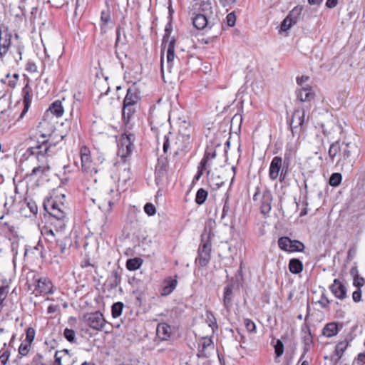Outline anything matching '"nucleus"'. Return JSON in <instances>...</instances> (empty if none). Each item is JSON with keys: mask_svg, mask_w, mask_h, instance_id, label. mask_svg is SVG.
<instances>
[{"mask_svg": "<svg viewBox=\"0 0 365 365\" xmlns=\"http://www.w3.org/2000/svg\"><path fill=\"white\" fill-rule=\"evenodd\" d=\"M359 154L357 146L352 143L336 141L331 143L328 150V155L331 163L343 169L344 167H351Z\"/></svg>", "mask_w": 365, "mask_h": 365, "instance_id": "f257e3e1", "label": "nucleus"}, {"mask_svg": "<svg viewBox=\"0 0 365 365\" xmlns=\"http://www.w3.org/2000/svg\"><path fill=\"white\" fill-rule=\"evenodd\" d=\"M24 46L19 40V36L12 34L6 27L0 29V58H6L9 63L14 62L18 63L21 59V54Z\"/></svg>", "mask_w": 365, "mask_h": 365, "instance_id": "f03ea898", "label": "nucleus"}, {"mask_svg": "<svg viewBox=\"0 0 365 365\" xmlns=\"http://www.w3.org/2000/svg\"><path fill=\"white\" fill-rule=\"evenodd\" d=\"M50 149L51 146H48L47 143H43L36 148H31V158L36 159L38 162L42 161V163L36 167H34L30 174H26L27 177H42L46 173V171L49 170V165H48L47 162H43V158H45L46 155H50Z\"/></svg>", "mask_w": 365, "mask_h": 365, "instance_id": "7ed1b4c3", "label": "nucleus"}, {"mask_svg": "<svg viewBox=\"0 0 365 365\" xmlns=\"http://www.w3.org/2000/svg\"><path fill=\"white\" fill-rule=\"evenodd\" d=\"M165 41V36L163 38V45H164V49H166V62L164 59L163 48H162L160 57L161 72L163 78H165V71L168 73H172L173 72L174 60L175 57V38H172V39L168 43Z\"/></svg>", "mask_w": 365, "mask_h": 365, "instance_id": "20e7f679", "label": "nucleus"}, {"mask_svg": "<svg viewBox=\"0 0 365 365\" xmlns=\"http://www.w3.org/2000/svg\"><path fill=\"white\" fill-rule=\"evenodd\" d=\"M253 200L259 203L262 214L267 215L270 212L272 195L269 190L264 189L260 190L259 188H257V191L253 195Z\"/></svg>", "mask_w": 365, "mask_h": 365, "instance_id": "39448f33", "label": "nucleus"}, {"mask_svg": "<svg viewBox=\"0 0 365 365\" xmlns=\"http://www.w3.org/2000/svg\"><path fill=\"white\" fill-rule=\"evenodd\" d=\"M83 323L96 331H101L106 325V320L101 312L86 313L81 318Z\"/></svg>", "mask_w": 365, "mask_h": 365, "instance_id": "423d86ee", "label": "nucleus"}, {"mask_svg": "<svg viewBox=\"0 0 365 365\" xmlns=\"http://www.w3.org/2000/svg\"><path fill=\"white\" fill-rule=\"evenodd\" d=\"M80 156L82 170L87 175L92 176L101 170L93 164L91 158V151L86 146L81 147L80 150Z\"/></svg>", "mask_w": 365, "mask_h": 365, "instance_id": "0eeeda50", "label": "nucleus"}, {"mask_svg": "<svg viewBox=\"0 0 365 365\" xmlns=\"http://www.w3.org/2000/svg\"><path fill=\"white\" fill-rule=\"evenodd\" d=\"M195 6L200 5L201 8V10L203 14L199 13L195 14V16L192 19V23L194 26L199 29L202 30L209 26V21L207 18V14L205 11H209L211 9V5L210 4L205 1H201L200 3L198 2V1L195 4Z\"/></svg>", "mask_w": 365, "mask_h": 365, "instance_id": "6e6552de", "label": "nucleus"}, {"mask_svg": "<svg viewBox=\"0 0 365 365\" xmlns=\"http://www.w3.org/2000/svg\"><path fill=\"white\" fill-rule=\"evenodd\" d=\"M191 129L188 123H184L179 130L178 141L175 143L178 150H184L191 145Z\"/></svg>", "mask_w": 365, "mask_h": 365, "instance_id": "1a4fd4ad", "label": "nucleus"}, {"mask_svg": "<svg viewBox=\"0 0 365 365\" xmlns=\"http://www.w3.org/2000/svg\"><path fill=\"white\" fill-rule=\"evenodd\" d=\"M215 351V346L211 338L202 337L198 342V351L197 356L198 358H210Z\"/></svg>", "mask_w": 365, "mask_h": 365, "instance_id": "9d476101", "label": "nucleus"}, {"mask_svg": "<svg viewBox=\"0 0 365 365\" xmlns=\"http://www.w3.org/2000/svg\"><path fill=\"white\" fill-rule=\"evenodd\" d=\"M278 245L279 248L286 252H302L304 249L302 242L298 240H292L287 237H282L278 240Z\"/></svg>", "mask_w": 365, "mask_h": 365, "instance_id": "9b49d317", "label": "nucleus"}, {"mask_svg": "<svg viewBox=\"0 0 365 365\" xmlns=\"http://www.w3.org/2000/svg\"><path fill=\"white\" fill-rule=\"evenodd\" d=\"M134 135L133 134L122 135L118 145V153L122 158H126L133 151Z\"/></svg>", "mask_w": 365, "mask_h": 365, "instance_id": "f8f14e48", "label": "nucleus"}, {"mask_svg": "<svg viewBox=\"0 0 365 365\" xmlns=\"http://www.w3.org/2000/svg\"><path fill=\"white\" fill-rule=\"evenodd\" d=\"M282 159L281 157L275 156L273 158L269 169V177L272 180H276L279 176L284 178L286 173L282 169Z\"/></svg>", "mask_w": 365, "mask_h": 365, "instance_id": "ddd939ff", "label": "nucleus"}, {"mask_svg": "<svg viewBox=\"0 0 365 365\" xmlns=\"http://www.w3.org/2000/svg\"><path fill=\"white\" fill-rule=\"evenodd\" d=\"M53 365H73L75 360L68 349L56 351Z\"/></svg>", "mask_w": 365, "mask_h": 365, "instance_id": "4468645a", "label": "nucleus"}, {"mask_svg": "<svg viewBox=\"0 0 365 365\" xmlns=\"http://www.w3.org/2000/svg\"><path fill=\"white\" fill-rule=\"evenodd\" d=\"M301 9L298 7L294 8L283 20L281 24V31H287L293 25L296 24L298 21L299 16L301 13Z\"/></svg>", "mask_w": 365, "mask_h": 365, "instance_id": "2eb2a0df", "label": "nucleus"}, {"mask_svg": "<svg viewBox=\"0 0 365 365\" xmlns=\"http://www.w3.org/2000/svg\"><path fill=\"white\" fill-rule=\"evenodd\" d=\"M305 120V111L304 109H297L294 110L290 126L293 133L297 132V129H302V127Z\"/></svg>", "mask_w": 365, "mask_h": 365, "instance_id": "dca6fc26", "label": "nucleus"}, {"mask_svg": "<svg viewBox=\"0 0 365 365\" xmlns=\"http://www.w3.org/2000/svg\"><path fill=\"white\" fill-rule=\"evenodd\" d=\"M35 283V289L41 294H53L54 292L52 282L46 277L37 279Z\"/></svg>", "mask_w": 365, "mask_h": 365, "instance_id": "f3484780", "label": "nucleus"}, {"mask_svg": "<svg viewBox=\"0 0 365 365\" xmlns=\"http://www.w3.org/2000/svg\"><path fill=\"white\" fill-rule=\"evenodd\" d=\"M332 294L339 299H344L346 297L347 289L345 285L338 279H335L329 287Z\"/></svg>", "mask_w": 365, "mask_h": 365, "instance_id": "a211bd4d", "label": "nucleus"}, {"mask_svg": "<svg viewBox=\"0 0 365 365\" xmlns=\"http://www.w3.org/2000/svg\"><path fill=\"white\" fill-rule=\"evenodd\" d=\"M149 118L151 124L158 125L165 120L166 116L159 107L153 106L150 108Z\"/></svg>", "mask_w": 365, "mask_h": 365, "instance_id": "6ab92c4d", "label": "nucleus"}, {"mask_svg": "<svg viewBox=\"0 0 365 365\" xmlns=\"http://www.w3.org/2000/svg\"><path fill=\"white\" fill-rule=\"evenodd\" d=\"M211 162H209V155H204L202 159L197 166V172L195 180H199L201 176L205 173L207 175L210 173Z\"/></svg>", "mask_w": 365, "mask_h": 365, "instance_id": "aec40b11", "label": "nucleus"}, {"mask_svg": "<svg viewBox=\"0 0 365 365\" xmlns=\"http://www.w3.org/2000/svg\"><path fill=\"white\" fill-rule=\"evenodd\" d=\"M120 200V193L118 190L110 188L106 193L104 199L105 203L108 205V208H105L107 211H110L113 205L117 203Z\"/></svg>", "mask_w": 365, "mask_h": 365, "instance_id": "412c9836", "label": "nucleus"}, {"mask_svg": "<svg viewBox=\"0 0 365 365\" xmlns=\"http://www.w3.org/2000/svg\"><path fill=\"white\" fill-rule=\"evenodd\" d=\"M64 113V108L62 105V101L60 100L55 101L49 106V108L46 113V116H48L49 113L55 115L56 118H60Z\"/></svg>", "mask_w": 365, "mask_h": 365, "instance_id": "4be33fe9", "label": "nucleus"}, {"mask_svg": "<svg viewBox=\"0 0 365 365\" xmlns=\"http://www.w3.org/2000/svg\"><path fill=\"white\" fill-rule=\"evenodd\" d=\"M297 98L302 102L310 101L314 98V93L309 86H304L297 91Z\"/></svg>", "mask_w": 365, "mask_h": 365, "instance_id": "5701e85b", "label": "nucleus"}, {"mask_svg": "<svg viewBox=\"0 0 365 365\" xmlns=\"http://www.w3.org/2000/svg\"><path fill=\"white\" fill-rule=\"evenodd\" d=\"M156 332L160 339L168 340L171 336V327L166 323H160L157 327Z\"/></svg>", "mask_w": 365, "mask_h": 365, "instance_id": "b1692460", "label": "nucleus"}, {"mask_svg": "<svg viewBox=\"0 0 365 365\" xmlns=\"http://www.w3.org/2000/svg\"><path fill=\"white\" fill-rule=\"evenodd\" d=\"M30 93H31V88L29 86V85L25 86L22 90V94L24 96V110L20 115V118L24 117V115L26 113V112L28 111V110L30 107L31 100H32V96L30 94Z\"/></svg>", "mask_w": 365, "mask_h": 365, "instance_id": "393cba45", "label": "nucleus"}, {"mask_svg": "<svg viewBox=\"0 0 365 365\" xmlns=\"http://www.w3.org/2000/svg\"><path fill=\"white\" fill-rule=\"evenodd\" d=\"M65 206L63 204H58L53 202L51 205L50 215L55 219H62L66 217V212L65 211Z\"/></svg>", "mask_w": 365, "mask_h": 365, "instance_id": "a878e982", "label": "nucleus"}, {"mask_svg": "<svg viewBox=\"0 0 365 365\" xmlns=\"http://www.w3.org/2000/svg\"><path fill=\"white\" fill-rule=\"evenodd\" d=\"M21 211L26 217H29L31 215H36L38 212V207L35 202L29 201L22 205Z\"/></svg>", "mask_w": 365, "mask_h": 365, "instance_id": "bb28decb", "label": "nucleus"}, {"mask_svg": "<svg viewBox=\"0 0 365 365\" xmlns=\"http://www.w3.org/2000/svg\"><path fill=\"white\" fill-rule=\"evenodd\" d=\"M138 100L139 97L136 93L135 89L128 88L127 94L123 101V105L135 106Z\"/></svg>", "mask_w": 365, "mask_h": 365, "instance_id": "cd10ccee", "label": "nucleus"}, {"mask_svg": "<svg viewBox=\"0 0 365 365\" xmlns=\"http://www.w3.org/2000/svg\"><path fill=\"white\" fill-rule=\"evenodd\" d=\"M101 33H106L108 29L113 27V22L111 21L110 15L108 12L102 11L101 13Z\"/></svg>", "mask_w": 365, "mask_h": 365, "instance_id": "c85d7f7f", "label": "nucleus"}, {"mask_svg": "<svg viewBox=\"0 0 365 365\" xmlns=\"http://www.w3.org/2000/svg\"><path fill=\"white\" fill-rule=\"evenodd\" d=\"M135 113V106L123 105L122 115L125 124H128Z\"/></svg>", "mask_w": 365, "mask_h": 365, "instance_id": "c756f323", "label": "nucleus"}, {"mask_svg": "<svg viewBox=\"0 0 365 365\" xmlns=\"http://www.w3.org/2000/svg\"><path fill=\"white\" fill-rule=\"evenodd\" d=\"M339 331L338 325L335 322L327 324L323 329V334L327 337H332L337 334Z\"/></svg>", "mask_w": 365, "mask_h": 365, "instance_id": "7c9ffc66", "label": "nucleus"}, {"mask_svg": "<svg viewBox=\"0 0 365 365\" xmlns=\"http://www.w3.org/2000/svg\"><path fill=\"white\" fill-rule=\"evenodd\" d=\"M19 74L14 73L12 76L10 75V73H7L4 78H1V82L7 84L9 87L11 88H14L16 87L18 79H19Z\"/></svg>", "mask_w": 365, "mask_h": 365, "instance_id": "2f4dec72", "label": "nucleus"}, {"mask_svg": "<svg viewBox=\"0 0 365 365\" xmlns=\"http://www.w3.org/2000/svg\"><path fill=\"white\" fill-rule=\"evenodd\" d=\"M289 271L293 274H299L303 269V264L298 259H292L289 263Z\"/></svg>", "mask_w": 365, "mask_h": 365, "instance_id": "473e14b6", "label": "nucleus"}, {"mask_svg": "<svg viewBox=\"0 0 365 365\" xmlns=\"http://www.w3.org/2000/svg\"><path fill=\"white\" fill-rule=\"evenodd\" d=\"M232 285L227 284L224 288L223 302L225 307H229L232 303Z\"/></svg>", "mask_w": 365, "mask_h": 365, "instance_id": "72a5a7b5", "label": "nucleus"}, {"mask_svg": "<svg viewBox=\"0 0 365 365\" xmlns=\"http://www.w3.org/2000/svg\"><path fill=\"white\" fill-rule=\"evenodd\" d=\"M143 264V259L138 257L129 259L126 262V268L130 271L138 269Z\"/></svg>", "mask_w": 365, "mask_h": 365, "instance_id": "f704fd0d", "label": "nucleus"}, {"mask_svg": "<svg viewBox=\"0 0 365 365\" xmlns=\"http://www.w3.org/2000/svg\"><path fill=\"white\" fill-rule=\"evenodd\" d=\"M349 346L347 341H342L339 342L335 347V355L337 356L336 361H339L343 356V354L346 351Z\"/></svg>", "mask_w": 365, "mask_h": 365, "instance_id": "c9c22d12", "label": "nucleus"}, {"mask_svg": "<svg viewBox=\"0 0 365 365\" xmlns=\"http://www.w3.org/2000/svg\"><path fill=\"white\" fill-rule=\"evenodd\" d=\"M165 285H164L163 288L162 294L163 295H168L173 292V291L176 288L178 284V281L176 279H170L165 282Z\"/></svg>", "mask_w": 365, "mask_h": 365, "instance_id": "e433bc0d", "label": "nucleus"}, {"mask_svg": "<svg viewBox=\"0 0 365 365\" xmlns=\"http://www.w3.org/2000/svg\"><path fill=\"white\" fill-rule=\"evenodd\" d=\"M207 195L208 193L205 190H204L203 188L199 189L195 196L196 203L198 205H202L205 202L207 197Z\"/></svg>", "mask_w": 365, "mask_h": 365, "instance_id": "4c0bfd02", "label": "nucleus"}, {"mask_svg": "<svg viewBox=\"0 0 365 365\" xmlns=\"http://www.w3.org/2000/svg\"><path fill=\"white\" fill-rule=\"evenodd\" d=\"M67 222L68 220L66 216L62 219H56V222H53L56 232L58 233L63 231L66 227Z\"/></svg>", "mask_w": 365, "mask_h": 365, "instance_id": "58836bf2", "label": "nucleus"}, {"mask_svg": "<svg viewBox=\"0 0 365 365\" xmlns=\"http://www.w3.org/2000/svg\"><path fill=\"white\" fill-rule=\"evenodd\" d=\"M123 307L124 305L122 302L114 303L111 308L112 317L113 318L120 317L122 314Z\"/></svg>", "mask_w": 365, "mask_h": 365, "instance_id": "ea45409f", "label": "nucleus"}, {"mask_svg": "<svg viewBox=\"0 0 365 365\" xmlns=\"http://www.w3.org/2000/svg\"><path fill=\"white\" fill-rule=\"evenodd\" d=\"M357 270L352 269L351 273L354 277L353 284L358 289H361V287L365 284V280L362 277H359L357 274Z\"/></svg>", "mask_w": 365, "mask_h": 365, "instance_id": "a19ab883", "label": "nucleus"}, {"mask_svg": "<svg viewBox=\"0 0 365 365\" xmlns=\"http://www.w3.org/2000/svg\"><path fill=\"white\" fill-rule=\"evenodd\" d=\"M342 176L339 173H333L329 178V184L333 187H337L341 184Z\"/></svg>", "mask_w": 365, "mask_h": 365, "instance_id": "79ce46f5", "label": "nucleus"}, {"mask_svg": "<svg viewBox=\"0 0 365 365\" xmlns=\"http://www.w3.org/2000/svg\"><path fill=\"white\" fill-rule=\"evenodd\" d=\"M210 259V255L198 253L197 261L201 267H205L208 264Z\"/></svg>", "mask_w": 365, "mask_h": 365, "instance_id": "37998d69", "label": "nucleus"}, {"mask_svg": "<svg viewBox=\"0 0 365 365\" xmlns=\"http://www.w3.org/2000/svg\"><path fill=\"white\" fill-rule=\"evenodd\" d=\"M31 344L26 342H22L19 347V354L22 356L28 355L30 351Z\"/></svg>", "mask_w": 365, "mask_h": 365, "instance_id": "c03bdc74", "label": "nucleus"}, {"mask_svg": "<svg viewBox=\"0 0 365 365\" xmlns=\"http://www.w3.org/2000/svg\"><path fill=\"white\" fill-rule=\"evenodd\" d=\"M274 351L277 357L281 356L284 353V344L280 339H277L274 344Z\"/></svg>", "mask_w": 365, "mask_h": 365, "instance_id": "a18cd8bd", "label": "nucleus"}, {"mask_svg": "<svg viewBox=\"0 0 365 365\" xmlns=\"http://www.w3.org/2000/svg\"><path fill=\"white\" fill-rule=\"evenodd\" d=\"M36 331L32 327H29L26 329V343L31 344L35 338Z\"/></svg>", "mask_w": 365, "mask_h": 365, "instance_id": "49530a36", "label": "nucleus"}, {"mask_svg": "<svg viewBox=\"0 0 365 365\" xmlns=\"http://www.w3.org/2000/svg\"><path fill=\"white\" fill-rule=\"evenodd\" d=\"M64 337L70 342H73L75 341L76 334L73 329H65L63 331Z\"/></svg>", "mask_w": 365, "mask_h": 365, "instance_id": "de8ad7c7", "label": "nucleus"}, {"mask_svg": "<svg viewBox=\"0 0 365 365\" xmlns=\"http://www.w3.org/2000/svg\"><path fill=\"white\" fill-rule=\"evenodd\" d=\"M144 211L149 216H153L156 212L155 207L152 203H146L144 206Z\"/></svg>", "mask_w": 365, "mask_h": 365, "instance_id": "09e8293b", "label": "nucleus"}, {"mask_svg": "<svg viewBox=\"0 0 365 365\" xmlns=\"http://www.w3.org/2000/svg\"><path fill=\"white\" fill-rule=\"evenodd\" d=\"M247 330L250 332H255L256 325L251 319H245L244 321Z\"/></svg>", "mask_w": 365, "mask_h": 365, "instance_id": "8fccbe9b", "label": "nucleus"}, {"mask_svg": "<svg viewBox=\"0 0 365 365\" xmlns=\"http://www.w3.org/2000/svg\"><path fill=\"white\" fill-rule=\"evenodd\" d=\"M317 304H319L320 307L323 309H327L329 307V305L330 304V301L328 299V298L323 294L321 296V298L319 300L317 301Z\"/></svg>", "mask_w": 365, "mask_h": 365, "instance_id": "3c124183", "label": "nucleus"}, {"mask_svg": "<svg viewBox=\"0 0 365 365\" xmlns=\"http://www.w3.org/2000/svg\"><path fill=\"white\" fill-rule=\"evenodd\" d=\"M10 356V351L8 350L4 351L0 354V365H6Z\"/></svg>", "mask_w": 365, "mask_h": 365, "instance_id": "603ef678", "label": "nucleus"}, {"mask_svg": "<svg viewBox=\"0 0 365 365\" xmlns=\"http://www.w3.org/2000/svg\"><path fill=\"white\" fill-rule=\"evenodd\" d=\"M116 33H117V38H116V41H115V46H118L120 44L125 45V43H126L125 36H123V38H122L121 34H120V29H118Z\"/></svg>", "mask_w": 365, "mask_h": 365, "instance_id": "864d4df0", "label": "nucleus"}, {"mask_svg": "<svg viewBox=\"0 0 365 365\" xmlns=\"http://www.w3.org/2000/svg\"><path fill=\"white\" fill-rule=\"evenodd\" d=\"M210 252H211V245L208 242L204 243L202 245V247H200L199 250V253H202V254L210 255Z\"/></svg>", "mask_w": 365, "mask_h": 365, "instance_id": "5fc2aeb1", "label": "nucleus"}, {"mask_svg": "<svg viewBox=\"0 0 365 365\" xmlns=\"http://www.w3.org/2000/svg\"><path fill=\"white\" fill-rule=\"evenodd\" d=\"M226 20L229 26H234L236 21V16L233 13H230L227 14Z\"/></svg>", "mask_w": 365, "mask_h": 365, "instance_id": "6e6d98bb", "label": "nucleus"}, {"mask_svg": "<svg viewBox=\"0 0 365 365\" xmlns=\"http://www.w3.org/2000/svg\"><path fill=\"white\" fill-rule=\"evenodd\" d=\"M304 349L307 351L309 349V346L312 342V336L310 334H308L304 336Z\"/></svg>", "mask_w": 365, "mask_h": 365, "instance_id": "4d7b16f0", "label": "nucleus"}, {"mask_svg": "<svg viewBox=\"0 0 365 365\" xmlns=\"http://www.w3.org/2000/svg\"><path fill=\"white\" fill-rule=\"evenodd\" d=\"M352 299L354 302H359L361 299V289H358L354 291L352 294Z\"/></svg>", "mask_w": 365, "mask_h": 365, "instance_id": "13d9d810", "label": "nucleus"}, {"mask_svg": "<svg viewBox=\"0 0 365 365\" xmlns=\"http://www.w3.org/2000/svg\"><path fill=\"white\" fill-rule=\"evenodd\" d=\"M7 288L6 287H0V305L2 304L3 301L6 298L7 295Z\"/></svg>", "mask_w": 365, "mask_h": 365, "instance_id": "bf43d9fd", "label": "nucleus"}, {"mask_svg": "<svg viewBox=\"0 0 365 365\" xmlns=\"http://www.w3.org/2000/svg\"><path fill=\"white\" fill-rule=\"evenodd\" d=\"M309 80L308 76H302L300 78H297V82L298 85H299L301 87H304V83H306Z\"/></svg>", "mask_w": 365, "mask_h": 365, "instance_id": "052dcab7", "label": "nucleus"}, {"mask_svg": "<svg viewBox=\"0 0 365 365\" xmlns=\"http://www.w3.org/2000/svg\"><path fill=\"white\" fill-rule=\"evenodd\" d=\"M338 0H327L326 6L328 8L332 9L336 6Z\"/></svg>", "mask_w": 365, "mask_h": 365, "instance_id": "680f3d73", "label": "nucleus"}, {"mask_svg": "<svg viewBox=\"0 0 365 365\" xmlns=\"http://www.w3.org/2000/svg\"><path fill=\"white\" fill-rule=\"evenodd\" d=\"M57 309H58V306L57 305L51 304L48 307L47 312H48V314H52V313L56 312L57 311Z\"/></svg>", "mask_w": 365, "mask_h": 365, "instance_id": "e2e57ef3", "label": "nucleus"}, {"mask_svg": "<svg viewBox=\"0 0 365 365\" xmlns=\"http://www.w3.org/2000/svg\"><path fill=\"white\" fill-rule=\"evenodd\" d=\"M205 155H209V162H211V160L212 159L215 158V157H216V152L215 151H212V152L206 151Z\"/></svg>", "mask_w": 365, "mask_h": 365, "instance_id": "0e129e2a", "label": "nucleus"}, {"mask_svg": "<svg viewBox=\"0 0 365 365\" xmlns=\"http://www.w3.org/2000/svg\"><path fill=\"white\" fill-rule=\"evenodd\" d=\"M169 148V140L166 136H165V141L163 143V151L166 153Z\"/></svg>", "mask_w": 365, "mask_h": 365, "instance_id": "69168bd1", "label": "nucleus"}, {"mask_svg": "<svg viewBox=\"0 0 365 365\" xmlns=\"http://www.w3.org/2000/svg\"><path fill=\"white\" fill-rule=\"evenodd\" d=\"M357 360L362 364L365 361V354L361 353L358 355Z\"/></svg>", "mask_w": 365, "mask_h": 365, "instance_id": "338daca9", "label": "nucleus"}, {"mask_svg": "<svg viewBox=\"0 0 365 365\" xmlns=\"http://www.w3.org/2000/svg\"><path fill=\"white\" fill-rule=\"evenodd\" d=\"M222 4L225 6L230 5L236 1V0H221Z\"/></svg>", "mask_w": 365, "mask_h": 365, "instance_id": "774afa93", "label": "nucleus"}]
</instances>
